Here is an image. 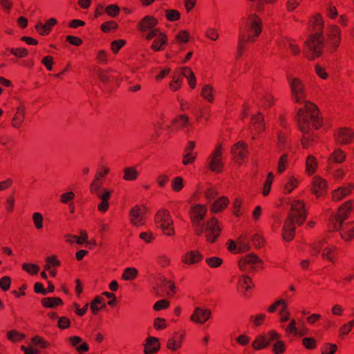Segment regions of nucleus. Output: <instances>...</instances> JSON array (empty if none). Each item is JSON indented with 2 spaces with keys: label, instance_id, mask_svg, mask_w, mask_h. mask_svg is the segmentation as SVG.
Returning a JSON list of instances; mask_svg holds the SVG:
<instances>
[{
  "label": "nucleus",
  "instance_id": "obj_1",
  "mask_svg": "<svg viewBox=\"0 0 354 354\" xmlns=\"http://www.w3.org/2000/svg\"><path fill=\"white\" fill-rule=\"evenodd\" d=\"M297 124L299 129L303 133L301 145L304 148H308L316 141V135L310 130V127L318 129L323 124L319 109L314 103L307 102L298 110Z\"/></svg>",
  "mask_w": 354,
  "mask_h": 354
},
{
  "label": "nucleus",
  "instance_id": "obj_2",
  "mask_svg": "<svg viewBox=\"0 0 354 354\" xmlns=\"http://www.w3.org/2000/svg\"><path fill=\"white\" fill-rule=\"evenodd\" d=\"M306 216L304 202L300 200L293 201L291 203L290 212L284 222L282 230V236L286 241H290L295 236V223L299 225H302L305 222Z\"/></svg>",
  "mask_w": 354,
  "mask_h": 354
},
{
  "label": "nucleus",
  "instance_id": "obj_3",
  "mask_svg": "<svg viewBox=\"0 0 354 354\" xmlns=\"http://www.w3.org/2000/svg\"><path fill=\"white\" fill-rule=\"evenodd\" d=\"M246 27L248 28V35L243 33L239 35L238 52L241 55L247 43H253L260 35L262 31V23L261 19L256 15H250L247 19Z\"/></svg>",
  "mask_w": 354,
  "mask_h": 354
},
{
  "label": "nucleus",
  "instance_id": "obj_4",
  "mask_svg": "<svg viewBox=\"0 0 354 354\" xmlns=\"http://www.w3.org/2000/svg\"><path fill=\"white\" fill-rule=\"evenodd\" d=\"M154 222L164 234L169 236L174 235V221L168 210L162 209L158 211L154 217Z\"/></svg>",
  "mask_w": 354,
  "mask_h": 354
},
{
  "label": "nucleus",
  "instance_id": "obj_5",
  "mask_svg": "<svg viewBox=\"0 0 354 354\" xmlns=\"http://www.w3.org/2000/svg\"><path fill=\"white\" fill-rule=\"evenodd\" d=\"M290 87L291 96L295 103H304V106L309 101H306V88L303 82L298 77L288 78Z\"/></svg>",
  "mask_w": 354,
  "mask_h": 354
},
{
  "label": "nucleus",
  "instance_id": "obj_6",
  "mask_svg": "<svg viewBox=\"0 0 354 354\" xmlns=\"http://www.w3.org/2000/svg\"><path fill=\"white\" fill-rule=\"evenodd\" d=\"M352 209V201H348L339 207L337 215L331 217L329 221L328 228L331 231L340 230L343 222L347 219Z\"/></svg>",
  "mask_w": 354,
  "mask_h": 354
},
{
  "label": "nucleus",
  "instance_id": "obj_7",
  "mask_svg": "<svg viewBox=\"0 0 354 354\" xmlns=\"http://www.w3.org/2000/svg\"><path fill=\"white\" fill-rule=\"evenodd\" d=\"M145 38L147 41L153 39L151 49L156 52L164 50L168 42L167 36L160 29L151 30L145 35Z\"/></svg>",
  "mask_w": 354,
  "mask_h": 354
},
{
  "label": "nucleus",
  "instance_id": "obj_8",
  "mask_svg": "<svg viewBox=\"0 0 354 354\" xmlns=\"http://www.w3.org/2000/svg\"><path fill=\"white\" fill-rule=\"evenodd\" d=\"M306 46L312 53L310 59H314L315 58L321 55L323 48V37L321 32H316L309 36L308 39L305 42Z\"/></svg>",
  "mask_w": 354,
  "mask_h": 354
},
{
  "label": "nucleus",
  "instance_id": "obj_9",
  "mask_svg": "<svg viewBox=\"0 0 354 354\" xmlns=\"http://www.w3.org/2000/svg\"><path fill=\"white\" fill-rule=\"evenodd\" d=\"M262 263L261 260L254 253L241 258L238 263L239 269L243 272H252Z\"/></svg>",
  "mask_w": 354,
  "mask_h": 354
},
{
  "label": "nucleus",
  "instance_id": "obj_10",
  "mask_svg": "<svg viewBox=\"0 0 354 354\" xmlns=\"http://www.w3.org/2000/svg\"><path fill=\"white\" fill-rule=\"evenodd\" d=\"M278 339H280V335L276 330H272L267 333L257 336L252 346L255 350H261Z\"/></svg>",
  "mask_w": 354,
  "mask_h": 354
},
{
  "label": "nucleus",
  "instance_id": "obj_11",
  "mask_svg": "<svg viewBox=\"0 0 354 354\" xmlns=\"http://www.w3.org/2000/svg\"><path fill=\"white\" fill-rule=\"evenodd\" d=\"M223 147L221 144L216 145L209 156V169L214 172H221L223 168L222 160Z\"/></svg>",
  "mask_w": 354,
  "mask_h": 354
},
{
  "label": "nucleus",
  "instance_id": "obj_12",
  "mask_svg": "<svg viewBox=\"0 0 354 354\" xmlns=\"http://www.w3.org/2000/svg\"><path fill=\"white\" fill-rule=\"evenodd\" d=\"M341 41V30L336 25L330 26L328 38L326 40V44L328 46L330 52H334L338 48Z\"/></svg>",
  "mask_w": 354,
  "mask_h": 354
},
{
  "label": "nucleus",
  "instance_id": "obj_13",
  "mask_svg": "<svg viewBox=\"0 0 354 354\" xmlns=\"http://www.w3.org/2000/svg\"><path fill=\"white\" fill-rule=\"evenodd\" d=\"M221 229L218 225V221L216 218L212 217L206 223L205 234L207 241L214 243L220 234Z\"/></svg>",
  "mask_w": 354,
  "mask_h": 354
},
{
  "label": "nucleus",
  "instance_id": "obj_14",
  "mask_svg": "<svg viewBox=\"0 0 354 354\" xmlns=\"http://www.w3.org/2000/svg\"><path fill=\"white\" fill-rule=\"evenodd\" d=\"M232 153L234 160L238 164H242L248 153L247 144L242 141L238 142L232 147Z\"/></svg>",
  "mask_w": 354,
  "mask_h": 354
},
{
  "label": "nucleus",
  "instance_id": "obj_15",
  "mask_svg": "<svg viewBox=\"0 0 354 354\" xmlns=\"http://www.w3.org/2000/svg\"><path fill=\"white\" fill-rule=\"evenodd\" d=\"M207 211L205 205H196L192 207L190 209V218L193 226H198L201 221L203 220Z\"/></svg>",
  "mask_w": 354,
  "mask_h": 354
},
{
  "label": "nucleus",
  "instance_id": "obj_16",
  "mask_svg": "<svg viewBox=\"0 0 354 354\" xmlns=\"http://www.w3.org/2000/svg\"><path fill=\"white\" fill-rule=\"evenodd\" d=\"M211 315L212 311L209 308L196 307L190 317V320L195 324H203L211 317Z\"/></svg>",
  "mask_w": 354,
  "mask_h": 354
},
{
  "label": "nucleus",
  "instance_id": "obj_17",
  "mask_svg": "<svg viewBox=\"0 0 354 354\" xmlns=\"http://www.w3.org/2000/svg\"><path fill=\"white\" fill-rule=\"evenodd\" d=\"M145 208L136 205L129 212L130 222L136 227L143 225L145 223Z\"/></svg>",
  "mask_w": 354,
  "mask_h": 354
},
{
  "label": "nucleus",
  "instance_id": "obj_18",
  "mask_svg": "<svg viewBox=\"0 0 354 354\" xmlns=\"http://www.w3.org/2000/svg\"><path fill=\"white\" fill-rule=\"evenodd\" d=\"M158 21L153 16L147 15L143 17L138 24V30L142 32H149L151 30L158 29L156 28Z\"/></svg>",
  "mask_w": 354,
  "mask_h": 354
},
{
  "label": "nucleus",
  "instance_id": "obj_19",
  "mask_svg": "<svg viewBox=\"0 0 354 354\" xmlns=\"http://www.w3.org/2000/svg\"><path fill=\"white\" fill-rule=\"evenodd\" d=\"M111 195V191L106 188H103V189L95 194V196L101 200V203L97 205V209L100 212L104 213L109 209Z\"/></svg>",
  "mask_w": 354,
  "mask_h": 354
},
{
  "label": "nucleus",
  "instance_id": "obj_20",
  "mask_svg": "<svg viewBox=\"0 0 354 354\" xmlns=\"http://www.w3.org/2000/svg\"><path fill=\"white\" fill-rule=\"evenodd\" d=\"M354 132L349 129L342 128L335 133L336 141L342 145L349 144L353 138Z\"/></svg>",
  "mask_w": 354,
  "mask_h": 354
},
{
  "label": "nucleus",
  "instance_id": "obj_21",
  "mask_svg": "<svg viewBox=\"0 0 354 354\" xmlns=\"http://www.w3.org/2000/svg\"><path fill=\"white\" fill-rule=\"evenodd\" d=\"M354 189V184L348 183L346 186L339 187L332 192V198L334 201H339L348 196Z\"/></svg>",
  "mask_w": 354,
  "mask_h": 354
},
{
  "label": "nucleus",
  "instance_id": "obj_22",
  "mask_svg": "<svg viewBox=\"0 0 354 354\" xmlns=\"http://www.w3.org/2000/svg\"><path fill=\"white\" fill-rule=\"evenodd\" d=\"M203 259V254L198 250H190L185 253L181 258L183 263L193 265L199 263Z\"/></svg>",
  "mask_w": 354,
  "mask_h": 354
},
{
  "label": "nucleus",
  "instance_id": "obj_23",
  "mask_svg": "<svg viewBox=\"0 0 354 354\" xmlns=\"http://www.w3.org/2000/svg\"><path fill=\"white\" fill-rule=\"evenodd\" d=\"M25 115L26 107L24 105L20 104L17 107L16 113L11 121V125L15 129L20 128L24 121Z\"/></svg>",
  "mask_w": 354,
  "mask_h": 354
},
{
  "label": "nucleus",
  "instance_id": "obj_24",
  "mask_svg": "<svg viewBox=\"0 0 354 354\" xmlns=\"http://www.w3.org/2000/svg\"><path fill=\"white\" fill-rule=\"evenodd\" d=\"M250 129L253 133H259L265 129L263 116L261 113H258L252 118Z\"/></svg>",
  "mask_w": 354,
  "mask_h": 354
},
{
  "label": "nucleus",
  "instance_id": "obj_25",
  "mask_svg": "<svg viewBox=\"0 0 354 354\" xmlns=\"http://www.w3.org/2000/svg\"><path fill=\"white\" fill-rule=\"evenodd\" d=\"M252 279L248 276L243 274L239 277L236 286L238 291L247 296V292L252 289Z\"/></svg>",
  "mask_w": 354,
  "mask_h": 354
},
{
  "label": "nucleus",
  "instance_id": "obj_26",
  "mask_svg": "<svg viewBox=\"0 0 354 354\" xmlns=\"http://www.w3.org/2000/svg\"><path fill=\"white\" fill-rule=\"evenodd\" d=\"M98 77L103 82H113L119 80L120 75L113 69L102 70L98 72Z\"/></svg>",
  "mask_w": 354,
  "mask_h": 354
},
{
  "label": "nucleus",
  "instance_id": "obj_27",
  "mask_svg": "<svg viewBox=\"0 0 354 354\" xmlns=\"http://www.w3.org/2000/svg\"><path fill=\"white\" fill-rule=\"evenodd\" d=\"M160 348V344L158 339L153 337H149L146 339L145 344L144 353L145 354H155Z\"/></svg>",
  "mask_w": 354,
  "mask_h": 354
},
{
  "label": "nucleus",
  "instance_id": "obj_28",
  "mask_svg": "<svg viewBox=\"0 0 354 354\" xmlns=\"http://www.w3.org/2000/svg\"><path fill=\"white\" fill-rule=\"evenodd\" d=\"M57 24V21L55 18H50L46 21L45 24L38 23L35 26V29L41 35H48L52 28Z\"/></svg>",
  "mask_w": 354,
  "mask_h": 354
},
{
  "label": "nucleus",
  "instance_id": "obj_29",
  "mask_svg": "<svg viewBox=\"0 0 354 354\" xmlns=\"http://www.w3.org/2000/svg\"><path fill=\"white\" fill-rule=\"evenodd\" d=\"M70 344L75 347L79 353L87 352L89 350L88 344L82 342V339L79 336H71L68 338Z\"/></svg>",
  "mask_w": 354,
  "mask_h": 354
},
{
  "label": "nucleus",
  "instance_id": "obj_30",
  "mask_svg": "<svg viewBox=\"0 0 354 354\" xmlns=\"http://www.w3.org/2000/svg\"><path fill=\"white\" fill-rule=\"evenodd\" d=\"M326 181L319 176L314 177L313 180V193L317 195V196H320L326 192Z\"/></svg>",
  "mask_w": 354,
  "mask_h": 354
},
{
  "label": "nucleus",
  "instance_id": "obj_31",
  "mask_svg": "<svg viewBox=\"0 0 354 354\" xmlns=\"http://www.w3.org/2000/svg\"><path fill=\"white\" fill-rule=\"evenodd\" d=\"M183 339L184 334L180 333H175L173 337L167 340V348L172 351L178 350L181 347Z\"/></svg>",
  "mask_w": 354,
  "mask_h": 354
},
{
  "label": "nucleus",
  "instance_id": "obj_32",
  "mask_svg": "<svg viewBox=\"0 0 354 354\" xmlns=\"http://www.w3.org/2000/svg\"><path fill=\"white\" fill-rule=\"evenodd\" d=\"M230 201L227 197L221 196L213 203L211 205L210 211L213 214L221 212L227 207Z\"/></svg>",
  "mask_w": 354,
  "mask_h": 354
},
{
  "label": "nucleus",
  "instance_id": "obj_33",
  "mask_svg": "<svg viewBox=\"0 0 354 354\" xmlns=\"http://www.w3.org/2000/svg\"><path fill=\"white\" fill-rule=\"evenodd\" d=\"M215 89L212 84H206L202 86L201 96L209 103L214 102Z\"/></svg>",
  "mask_w": 354,
  "mask_h": 354
},
{
  "label": "nucleus",
  "instance_id": "obj_34",
  "mask_svg": "<svg viewBox=\"0 0 354 354\" xmlns=\"http://www.w3.org/2000/svg\"><path fill=\"white\" fill-rule=\"evenodd\" d=\"M341 236L346 241H350L354 238V221L347 223L343 227H341Z\"/></svg>",
  "mask_w": 354,
  "mask_h": 354
},
{
  "label": "nucleus",
  "instance_id": "obj_35",
  "mask_svg": "<svg viewBox=\"0 0 354 354\" xmlns=\"http://www.w3.org/2000/svg\"><path fill=\"white\" fill-rule=\"evenodd\" d=\"M41 304L48 308H55L63 305V301L59 297H45L41 299Z\"/></svg>",
  "mask_w": 354,
  "mask_h": 354
},
{
  "label": "nucleus",
  "instance_id": "obj_36",
  "mask_svg": "<svg viewBox=\"0 0 354 354\" xmlns=\"http://www.w3.org/2000/svg\"><path fill=\"white\" fill-rule=\"evenodd\" d=\"M139 175L136 167H127L124 169L123 179L127 181L136 180Z\"/></svg>",
  "mask_w": 354,
  "mask_h": 354
},
{
  "label": "nucleus",
  "instance_id": "obj_37",
  "mask_svg": "<svg viewBox=\"0 0 354 354\" xmlns=\"http://www.w3.org/2000/svg\"><path fill=\"white\" fill-rule=\"evenodd\" d=\"M346 155L344 151L340 149H336L330 155L328 162L335 163H342L346 159Z\"/></svg>",
  "mask_w": 354,
  "mask_h": 354
},
{
  "label": "nucleus",
  "instance_id": "obj_38",
  "mask_svg": "<svg viewBox=\"0 0 354 354\" xmlns=\"http://www.w3.org/2000/svg\"><path fill=\"white\" fill-rule=\"evenodd\" d=\"M182 74L186 77L191 88L194 89L196 86V80L195 75L189 67H183L182 68Z\"/></svg>",
  "mask_w": 354,
  "mask_h": 354
},
{
  "label": "nucleus",
  "instance_id": "obj_39",
  "mask_svg": "<svg viewBox=\"0 0 354 354\" xmlns=\"http://www.w3.org/2000/svg\"><path fill=\"white\" fill-rule=\"evenodd\" d=\"M337 247L335 245H329L326 247H324L322 257L323 259H326L328 260L331 263L335 262V258L334 257V254L337 250Z\"/></svg>",
  "mask_w": 354,
  "mask_h": 354
},
{
  "label": "nucleus",
  "instance_id": "obj_40",
  "mask_svg": "<svg viewBox=\"0 0 354 354\" xmlns=\"http://www.w3.org/2000/svg\"><path fill=\"white\" fill-rule=\"evenodd\" d=\"M211 116L209 107L204 106L198 110L195 114V120L197 122H201L203 119L207 121Z\"/></svg>",
  "mask_w": 354,
  "mask_h": 354
},
{
  "label": "nucleus",
  "instance_id": "obj_41",
  "mask_svg": "<svg viewBox=\"0 0 354 354\" xmlns=\"http://www.w3.org/2000/svg\"><path fill=\"white\" fill-rule=\"evenodd\" d=\"M172 123L178 129H181L189 124V120L186 115H179L173 120Z\"/></svg>",
  "mask_w": 354,
  "mask_h": 354
},
{
  "label": "nucleus",
  "instance_id": "obj_42",
  "mask_svg": "<svg viewBox=\"0 0 354 354\" xmlns=\"http://www.w3.org/2000/svg\"><path fill=\"white\" fill-rule=\"evenodd\" d=\"M183 77L182 71L180 73H176L173 76L172 80L169 84V88L174 91H178L181 87Z\"/></svg>",
  "mask_w": 354,
  "mask_h": 354
},
{
  "label": "nucleus",
  "instance_id": "obj_43",
  "mask_svg": "<svg viewBox=\"0 0 354 354\" xmlns=\"http://www.w3.org/2000/svg\"><path fill=\"white\" fill-rule=\"evenodd\" d=\"M317 162L313 156H308L306 160V169L309 175L313 174L317 169Z\"/></svg>",
  "mask_w": 354,
  "mask_h": 354
},
{
  "label": "nucleus",
  "instance_id": "obj_44",
  "mask_svg": "<svg viewBox=\"0 0 354 354\" xmlns=\"http://www.w3.org/2000/svg\"><path fill=\"white\" fill-rule=\"evenodd\" d=\"M274 97L270 93H265L260 100V104L263 109H268L274 104Z\"/></svg>",
  "mask_w": 354,
  "mask_h": 354
},
{
  "label": "nucleus",
  "instance_id": "obj_45",
  "mask_svg": "<svg viewBox=\"0 0 354 354\" xmlns=\"http://www.w3.org/2000/svg\"><path fill=\"white\" fill-rule=\"evenodd\" d=\"M138 271L136 268H127L124 270L122 279L125 281H131L137 277Z\"/></svg>",
  "mask_w": 354,
  "mask_h": 354
},
{
  "label": "nucleus",
  "instance_id": "obj_46",
  "mask_svg": "<svg viewBox=\"0 0 354 354\" xmlns=\"http://www.w3.org/2000/svg\"><path fill=\"white\" fill-rule=\"evenodd\" d=\"M190 35L188 31L185 30H182L178 32V33L176 35L174 41H172V44L175 43L178 44H185L189 39Z\"/></svg>",
  "mask_w": 354,
  "mask_h": 354
},
{
  "label": "nucleus",
  "instance_id": "obj_47",
  "mask_svg": "<svg viewBox=\"0 0 354 354\" xmlns=\"http://www.w3.org/2000/svg\"><path fill=\"white\" fill-rule=\"evenodd\" d=\"M274 179V175L272 172H270L266 179L263 184L262 194L263 196H267L271 190L272 184Z\"/></svg>",
  "mask_w": 354,
  "mask_h": 354
},
{
  "label": "nucleus",
  "instance_id": "obj_48",
  "mask_svg": "<svg viewBox=\"0 0 354 354\" xmlns=\"http://www.w3.org/2000/svg\"><path fill=\"white\" fill-rule=\"evenodd\" d=\"M161 286L163 287L164 290L167 292V294L169 296L174 295L176 292V286L174 282L166 279L162 280Z\"/></svg>",
  "mask_w": 354,
  "mask_h": 354
},
{
  "label": "nucleus",
  "instance_id": "obj_49",
  "mask_svg": "<svg viewBox=\"0 0 354 354\" xmlns=\"http://www.w3.org/2000/svg\"><path fill=\"white\" fill-rule=\"evenodd\" d=\"M32 222L35 227L37 230H40L44 226V217L40 212H35L32 216Z\"/></svg>",
  "mask_w": 354,
  "mask_h": 354
},
{
  "label": "nucleus",
  "instance_id": "obj_50",
  "mask_svg": "<svg viewBox=\"0 0 354 354\" xmlns=\"http://www.w3.org/2000/svg\"><path fill=\"white\" fill-rule=\"evenodd\" d=\"M24 335L16 330H11L7 332V338L12 342H18L24 338Z\"/></svg>",
  "mask_w": 354,
  "mask_h": 354
},
{
  "label": "nucleus",
  "instance_id": "obj_51",
  "mask_svg": "<svg viewBox=\"0 0 354 354\" xmlns=\"http://www.w3.org/2000/svg\"><path fill=\"white\" fill-rule=\"evenodd\" d=\"M288 162V154H283L279 161L277 165V172L279 174H282L287 169Z\"/></svg>",
  "mask_w": 354,
  "mask_h": 354
},
{
  "label": "nucleus",
  "instance_id": "obj_52",
  "mask_svg": "<svg viewBox=\"0 0 354 354\" xmlns=\"http://www.w3.org/2000/svg\"><path fill=\"white\" fill-rule=\"evenodd\" d=\"M22 269L31 275L37 274L39 271V266L37 264L24 263Z\"/></svg>",
  "mask_w": 354,
  "mask_h": 354
},
{
  "label": "nucleus",
  "instance_id": "obj_53",
  "mask_svg": "<svg viewBox=\"0 0 354 354\" xmlns=\"http://www.w3.org/2000/svg\"><path fill=\"white\" fill-rule=\"evenodd\" d=\"M103 180L101 179L94 178L90 186V191L92 194H96L97 192L103 189Z\"/></svg>",
  "mask_w": 354,
  "mask_h": 354
},
{
  "label": "nucleus",
  "instance_id": "obj_54",
  "mask_svg": "<svg viewBox=\"0 0 354 354\" xmlns=\"http://www.w3.org/2000/svg\"><path fill=\"white\" fill-rule=\"evenodd\" d=\"M207 266L212 268H216L221 266L223 263V259L218 257H212L205 259Z\"/></svg>",
  "mask_w": 354,
  "mask_h": 354
},
{
  "label": "nucleus",
  "instance_id": "obj_55",
  "mask_svg": "<svg viewBox=\"0 0 354 354\" xmlns=\"http://www.w3.org/2000/svg\"><path fill=\"white\" fill-rule=\"evenodd\" d=\"M337 350V345L331 343H325L321 348L322 354H335Z\"/></svg>",
  "mask_w": 354,
  "mask_h": 354
},
{
  "label": "nucleus",
  "instance_id": "obj_56",
  "mask_svg": "<svg viewBox=\"0 0 354 354\" xmlns=\"http://www.w3.org/2000/svg\"><path fill=\"white\" fill-rule=\"evenodd\" d=\"M184 187L183 179L180 176L175 177L171 181L172 189L176 192H180Z\"/></svg>",
  "mask_w": 354,
  "mask_h": 354
},
{
  "label": "nucleus",
  "instance_id": "obj_57",
  "mask_svg": "<svg viewBox=\"0 0 354 354\" xmlns=\"http://www.w3.org/2000/svg\"><path fill=\"white\" fill-rule=\"evenodd\" d=\"M285 45L289 48L290 52L295 56L298 55L301 52L300 48L296 44V42L292 39H286Z\"/></svg>",
  "mask_w": 354,
  "mask_h": 354
},
{
  "label": "nucleus",
  "instance_id": "obj_58",
  "mask_svg": "<svg viewBox=\"0 0 354 354\" xmlns=\"http://www.w3.org/2000/svg\"><path fill=\"white\" fill-rule=\"evenodd\" d=\"M277 341L272 348V352L274 354H283L286 351V344L284 342L279 340V339H276Z\"/></svg>",
  "mask_w": 354,
  "mask_h": 354
},
{
  "label": "nucleus",
  "instance_id": "obj_59",
  "mask_svg": "<svg viewBox=\"0 0 354 354\" xmlns=\"http://www.w3.org/2000/svg\"><path fill=\"white\" fill-rule=\"evenodd\" d=\"M75 197V194L73 192H67L65 193H63L60 196L59 201L63 204H69L72 203V201L74 200Z\"/></svg>",
  "mask_w": 354,
  "mask_h": 354
},
{
  "label": "nucleus",
  "instance_id": "obj_60",
  "mask_svg": "<svg viewBox=\"0 0 354 354\" xmlns=\"http://www.w3.org/2000/svg\"><path fill=\"white\" fill-rule=\"evenodd\" d=\"M165 12L168 21H176L180 18V13L177 10L168 9Z\"/></svg>",
  "mask_w": 354,
  "mask_h": 354
},
{
  "label": "nucleus",
  "instance_id": "obj_61",
  "mask_svg": "<svg viewBox=\"0 0 354 354\" xmlns=\"http://www.w3.org/2000/svg\"><path fill=\"white\" fill-rule=\"evenodd\" d=\"M126 41L124 39H117L111 41V48L114 54H116L125 45Z\"/></svg>",
  "mask_w": 354,
  "mask_h": 354
},
{
  "label": "nucleus",
  "instance_id": "obj_62",
  "mask_svg": "<svg viewBox=\"0 0 354 354\" xmlns=\"http://www.w3.org/2000/svg\"><path fill=\"white\" fill-rule=\"evenodd\" d=\"M11 54L19 58L26 57L28 55V51L24 48H12L10 50Z\"/></svg>",
  "mask_w": 354,
  "mask_h": 354
},
{
  "label": "nucleus",
  "instance_id": "obj_63",
  "mask_svg": "<svg viewBox=\"0 0 354 354\" xmlns=\"http://www.w3.org/2000/svg\"><path fill=\"white\" fill-rule=\"evenodd\" d=\"M103 299L101 297H96L91 303L90 307L93 315H97L100 308L99 305L102 304Z\"/></svg>",
  "mask_w": 354,
  "mask_h": 354
},
{
  "label": "nucleus",
  "instance_id": "obj_64",
  "mask_svg": "<svg viewBox=\"0 0 354 354\" xmlns=\"http://www.w3.org/2000/svg\"><path fill=\"white\" fill-rule=\"evenodd\" d=\"M303 346L308 350H313L316 348V340L313 337H304L302 339Z\"/></svg>",
  "mask_w": 354,
  "mask_h": 354
}]
</instances>
